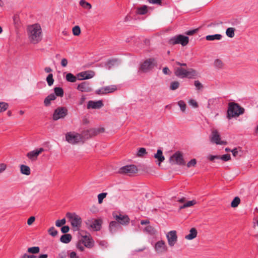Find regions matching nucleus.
I'll list each match as a JSON object with an SVG mask.
<instances>
[{
    "label": "nucleus",
    "instance_id": "6e6552de",
    "mask_svg": "<svg viewBox=\"0 0 258 258\" xmlns=\"http://www.w3.org/2000/svg\"><path fill=\"white\" fill-rule=\"evenodd\" d=\"M138 170L137 167L135 165H126L120 168L118 172L120 174L132 176L137 173Z\"/></svg>",
    "mask_w": 258,
    "mask_h": 258
},
{
    "label": "nucleus",
    "instance_id": "774afa93",
    "mask_svg": "<svg viewBox=\"0 0 258 258\" xmlns=\"http://www.w3.org/2000/svg\"><path fill=\"white\" fill-rule=\"evenodd\" d=\"M231 151L232 153V155L234 157H236L238 155V150L237 148H235V149H233L232 150H231Z\"/></svg>",
    "mask_w": 258,
    "mask_h": 258
},
{
    "label": "nucleus",
    "instance_id": "2eb2a0df",
    "mask_svg": "<svg viewBox=\"0 0 258 258\" xmlns=\"http://www.w3.org/2000/svg\"><path fill=\"white\" fill-rule=\"evenodd\" d=\"M102 221L101 220L96 219L94 220H88L86 222V224L88 228L98 231L101 228Z\"/></svg>",
    "mask_w": 258,
    "mask_h": 258
},
{
    "label": "nucleus",
    "instance_id": "393cba45",
    "mask_svg": "<svg viewBox=\"0 0 258 258\" xmlns=\"http://www.w3.org/2000/svg\"><path fill=\"white\" fill-rule=\"evenodd\" d=\"M186 70L182 68L181 67L177 68L175 70V74L176 76H178L181 78H184Z\"/></svg>",
    "mask_w": 258,
    "mask_h": 258
},
{
    "label": "nucleus",
    "instance_id": "72a5a7b5",
    "mask_svg": "<svg viewBox=\"0 0 258 258\" xmlns=\"http://www.w3.org/2000/svg\"><path fill=\"white\" fill-rule=\"evenodd\" d=\"M234 28L230 27L227 29L226 31V34L230 38H233L234 36Z\"/></svg>",
    "mask_w": 258,
    "mask_h": 258
},
{
    "label": "nucleus",
    "instance_id": "5fc2aeb1",
    "mask_svg": "<svg viewBox=\"0 0 258 258\" xmlns=\"http://www.w3.org/2000/svg\"><path fill=\"white\" fill-rule=\"evenodd\" d=\"M220 156L218 155H209L208 159L210 161H214L215 159H220Z\"/></svg>",
    "mask_w": 258,
    "mask_h": 258
},
{
    "label": "nucleus",
    "instance_id": "b1692460",
    "mask_svg": "<svg viewBox=\"0 0 258 258\" xmlns=\"http://www.w3.org/2000/svg\"><path fill=\"white\" fill-rule=\"evenodd\" d=\"M197 230L195 228H192L189 230V233L185 236V238L187 240H192L197 236Z\"/></svg>",
    "mask_w": 258,
    "mask_h": 258
},
{
    "label": "nucleus",
    "instance_id": "69168bd1",
    "mask_svg": "<svg viewBox=\"0 0 258 258\" xmlns=\"http://www.w3.org/2000/svg\"><path fill=\"white\" fill-rule=\"evenodd\" d=\"M150 3L157 4L160 5L162 3V0H148Z\"/></svg>",
    "mask_w": 258,
    "mask_h": 258
},
{
    "label": "nucleus",
    "instance_id": "f704fd0d",
    "mask_svg": "<svg viewBox=\"0 0 258 258\" xmlns=\"http://www.w3.org/2000/svg\"><path fill=\"white\" fill-rule=\"evenodd\" d=\"M119 226V225L117 221H112L110 223L109 228L111 232L114 231Z\"/></svg>",
    "mask_w": 258,
    "mask_h": 258
},
{
    "label": "nucleus",
    "instance_id": "09e8293b",
    "mask_svg": "<svg viewBox=\"0 0 258 258\" xmlns=\"http://www.w3.org/2000/svg\"><path fill=\"white\" fill-rule=\"evenodd\" d=\"M198 30H199V29H193V30H188L185 32V34H186L187 35L191 36V35H192L196 33L198 31Z\"/></svg>",
    "mask_w": 258,
    "mask_h": 258
},
{
    "label": "nucleus",
    "instance_id": "49530a36",
    "mask_svg": "<svg viewBox=\"0 0 258 258\" xmlns=\"http://www.w3.org/2000/svg\"><path fill=\"white\" fill-rule=\"evenodd\" d=\"M66 222V219L64 218L59 220H58L55 222V225L57 227H60L62 225H64Z\"/></svg>",
    "mask_w": 258,
    "mask_h": 258
},
{
    "label": "nucleus",
    "instance_id": "aec40b11",
    "mask_svg": "<svg viewBox=\"0 0 258 258\" xmlns=\"http://www.w3.org/2000/svg\"><path fill=\"white\" fill-rule=\"evenodd\" d=\"M119 60L118 58H112L108 59L104 64L106 69H111L112 67L118 65Z\"/></svg>",
    "mask_w": 258,
    "mask_h": 258
},
{
    "label": "nucleus",
    "instance_id": "c85d7f7f",
    "mask_svg": "<svg viewBox=\"0 0 258 258\" xmlns=\"http://www.w3.org/2000/svg\"><path fill=\"white\" fill-rule=\"evenodd\" d=\"M222 37V36L221 34H214V35H207L206 37V39L208 41H213L215 40H221Z\"/></svg>",
    "mask_w": 258,
    "mask_h": 258
},
{
    "label": "nucleus",
    "instance_id": "39448f33",
    "mask_svg": "<svg viewBox=\"0 0 258 258\" xmlns=\"http://www.w3.org/2000/svg\"><path fill=\"white\" fill-rule=\"evenodd\" d=\"M243 111L244 109L240 107L237 104L230 103L229 104V108L227 111L228 117L231 118V117L238 116L242 114Z\"/></svg>",
    "mask_w": 258,
    "mask_h": 258
},
{
    "label": "nucleus",
    "instance_id": "473e14b6",
    "mask_svg": "<svg viewBox=\"0 0 258 258\" xmlns=\"http://www.w3.org/2000/svg\"><path fill=\"white\" fill-rule=\"evenodd\" d=\"M40 248L38 246H33L28 248L27 251L32 254H37L39 252Z\"/></svg>",
    "mask_w": 258,
    "mask_h": 258
},
{
    "label": "nucleus",
    "instance_id": "338daca9",
    "mask_svg": "<svg viewBox=\"0 0 258 258\" xmlns=\"http://www.w3.org/2000/svg\"><path fill=\"white\" fill-rule=\"evenodd\" d=\"M77 248L81 251H82L84 250L85 247L81 243H78Z\"/></svg>",
    "mask_w": 258,
    "mask_h": 258
},
{
    "label": "nucleus",
    "instance_id": "c03bdc74",
    "mask_svg": "<svg viewBox=\"0 0 258 258\" xmlns=\"http://www.w3.org/2000/svg\"><path fill=\"white\" fill-rule=\"evenodd\" d=\"M106 196L107 193L105 192L101 193L98 195L99 204H101L102 203L103 199L106 198Z\"/></svg>",
    "mask_w": 258,
    "mask_h": 258
},
{
    "label": "nucleus",
    "instance_id": "c756f323",
    "mask_svg": "<svg viewBox=\"0 0 258 258\" xmlns=\"http://www.w3.org/2000/svg\"><path fill=\"white\" fill-rule=\"evenodd\" d=\"M148 12V7L144 5L141 7L138 8L136 11V14L145 15Z\"/></svg>",
    "mask_w": 258,
    "mask_h": 258
},
{
    "label": "nucleus",
    "instance_id": "4be33fe9",
    "mask_svg": "<svg viewBox=\"0 0 258 258\" xmlns=\"http://www.w3.org/2000/svg\"><path fill=\"white\" fill-rule=\"evenodd\" d=\"M154 157L157 160L156 163L159 166H160L161 163L165 160V157L163 155L162 151L161 150H158L156 154L154 155Z\"/></svg>",
    "mask_w": 258,
    "mask_h": 258
},
{
    "label": "nucleus",
    "instance_id": "680f3d73",
    "mask_svg": "<svg viewBox=\"0 0 258 258\" xmlns=\"http://www.w3.org/2000/svg\"><path fill=\"white\" fill-rule=\"evenodd\" d=\"M20 258H36V256L34 255H28L27 253H24Z\"/></svg>",
    "mask_w": 258,
    "mask_h": 258
},
{
    "label": "nucleus",
    "instance_id": "13d9d810",
    "mask_svg": "<svg viewBox=\"0 0 258 258\" xmlns=\"http://www.w3.org/2000/svg\"><path fill=\"white\" fill-rule=\"evenodd\" d=\"M163 72L165 75H170L171 74V72L170 71L168 67H164L163 69Z\"/></svg>",
    "mask_w": 258,
    "mask_h": 258
},
{
    "label": "nucleus",
    "instance_id": "c9c22d12",
    "mask_svg": "<svg viewBox=\"0 0 258 258\" xmlns=\"http://www.w3.org/2000/svg\"><path fill=\"white\" fill-rule=\"evenodd\" d=\"M194 86L196 87V89L199 91H203L205 87V85L201 82H194Z\"/></svg>",
    "mask_w": 258,
    "mask_h": 258
},
{
    "label": "nucleus",
    "instance_id": "9b49d317",
    "mask_svg": "<svg viewBox=\"0 0 258 258\" xmlns=\"http://www.w3.org/2000/svg\"><path fill=\"white\" fill-rule=\"evenodd\" d=\"M68 113V109L64 107L57 108L53 114V119L57 120L60 118H64Z\"/></svg>",
    "mask_w": 258,
    "mask_h": 258
},
{
    "label": "nucleus",
    "instance_id": "0e129e2a",
    "mask_svg": "<svg viewBox=\"0 0 258 258\" xmlns=\"http://www.w3.org/2000/svg\"><path fill=\"white\" fill-rule=\"evenodd\" d=\"M67 254L65 252L62 251L58 254L57 258H66Z\"/></svg>",
    "mask_w": 258,
    "mask_h": 258
},
{
    "label": "nucleus",
    "instance_id": "f3484780",
    "mask_svg": "<svg viewBox=\"0 0 258 258\" xmlns=\"http://www.w3.org/2000/svg\"><path fill=\"white\" fill-rule=\"evenodd\" d=\"M44 151V149L42 148H39L28 153L26 155L27 157L31 160H36L38 155Z\"/></svg>",
    "mask_w": 258,
    "mask_h": 258
},
{
    "label": "nucleus",
    "instance_id": "0eeeda50",
    "mask_svg": "<svg viewBox=\"0 0 258 258\" xmlns=\"http://www.w3.org/2000/svg\"><path fill=\"white\" fill-rule=\"evenodd\" d=\"M66 139L69 143L76 144L81 142L82 135L75 132H69L66 134Z\"/></svg>",
    "mask_w": 258,
    "mask_h": 258
},
{
    "label": "nucleus",
    "instance_id": "8fccbe9b",
    "mask_svg": "<svg viewBox=\"0 0 258 258\" xmlns=\"http://www.w3.org/2000/svg\"><path fill=\"white\" fill-rule=\"evenodd\" d=\"M223 62L219 59H216L214 61V65L218 68H221L222 67Z\"/></svg>",
    "mask_w": 258,
    "mask_h": 258
},
{
    "label": "nucleus",
    "instance_id": "7c9ffc66",
    "mask_svg": "<svg viewBox=\"0 0 258 258\" xmlns=\"http://www.w3.org/2000/svg\"><path fill=\"white\" fill-rule=\"evenodd\" d=\"M72 239V236L70 234H65L60 237V241L64 243H69Z\"/></svg>",
    "mask_w": 258,
    "mask_h": 258
},
{
    "label": "nucleus",
    "instance_id": "7ed1b4c3",
    "mask_svg": "<svg viewBox=\"0 0 258 258\" xmlns=\"http://www.w3.org/2000/svg\"><path fill=\"white\" fill-rule=\"evenodd\" d=\"M157 63L155 58H148L140 64L138 73L139 74L148 73L152 71L155 67H157Z\"/></svg>",
    "mask_w": 258,
    "mask_h": 258
},
{
    "label": "nucleus",
    "instance_id": "ddd939ff",
    "mask_svg": "<svg viewBox=\"0 0 258 258\" xmlns=\"http://www.w3.org/2000/svg\"><path fill=\"white\" fill-rule=\"evenodd\" d=\"M169 162L171 164H185V162L183 160L182 154L178 152H176L174 154L171 156L169 159Z\"/></svg>",
    "mask_w": 258,
    "mask_h": 258
},
{
    "label": "nucleus",
    "instance_id": "6ab92c4d",
    "mask_svg": "<svg viewBox=\"0 0 258 258\" xmlns=\"http://www.w3.org/2000/svg\"><path fill=\"white\" fill-rule=\"evenodd\" d=\"M198 77V73L193 69H188L186 70L184 78L190 79H195Z\"/></svg>",
    "mask_w": 258,
    "mask_h": 258
},
{
    "label": "nucleus",
    "instance_id": "2f4dec72",
    "mask_svg": "<svg viewBox=\"0 0 258 258\" xmlns=\"http://www.w3.org/2000/svg\"><path fill=\"white\" fill-rule=\"evenodd\" d=\"M80 5L83 8L89 10L92 8L91 5L87 2L85 0H81L80 1Z\"/></svg>",
    "mask_w": 258,
    "mask_h": 258
},
{
    "label": "nucleus",
    "instance_id": "a211bd4d",
    "mask_svg": "<svg viewBox=\"0 0 258 258\" xmlns=\"http://www.w3.org/2000/svg\"><path fill=\"white\" fill-rule=\"evenodd\" d=\"M103 106L102 101L99 100L97 101H89L87 104L88 109H99Z\"/></svg>",
    "mask_w": 258,
    "mask_h": 258
},
{
    "label": "nucleus",
    "instance_id": "de8ad7c7",
    "mask_svg": "<svg viewBox=\"0 0 258 258\" xmlns=\"http://www.w3.org/2000/svg\"><path fill=\"white\" fill-rule=\"evenodd\" d=\"M196 204V201L195 200L185 202V203H184L186 208L191 207L195 205Z\"/></svg>",
    "mask_w": 258,
    "mask_h": 258
},
{
    "label": "nucleus",
    "instance_id": "79ce46f5",
    "mask_svg": "<svg viewBox=\"0 0 258 258\" xmlns=\"http://www.w3.org/2000/svg\"><path fill=\"white\" fill-rule=\"evenodd\" d=\"M48 232L50 235H51L53 237L56 236L58 234V232L55 229L54 227H50L48 229Z\"/></svg>",
    "mask_w": 258,
    "mask_h": 258
},
{
    "label": "nucleus",
    "instance_id": "6e6d98bb",
    "mask_svg": "<svg viewBox=\"0 0 258 258\" xmlns=\"http://www.w3.org/2000/svg\"><path fill=\"white\" fill-rule=\"evenodd\" d=\"M14 23L15 25H18L19 22V16L17 15H15L13 17Z\"/></svg>",
    "mask_w": 258,
    "mask_h": 258
},
{
    "label": "nucleus",
    "instance_id": "a18cd8bd",
    "mask_svg": "<svg viewBox=\"0 0 258 258\" xmlns=\"http://www.w3.org/2000/svg\"><path fill=\"white\" fill-rule=\"evenodd\" d=\"M179 86L178 82H172L170 85V89L171 90H175Z\"/></svg>",
    "mask_w": 258,
    "mask_h": 258
},
{
    "label": "nucleus",
    "instance_id": "4c0bfd02",
    "mask_svg": "<svg viewBox=\"0 0 258 258\" xmlns=\"http://www.w3.org/2000/svg\"><path fill=\"white\" fill-rule=\"evenodd\" d=\"M8 107V103L5 102H0V113L5 111Z\"/></svg>",
    "mask_w": 258,
    "mask_h": 258
},
{
    "label": "nucleus",
    "instance_id": "4d7b16f0",
    "mask_svg": "<svg viewBox=\"0 0 258 258\" xmlns=\"http://www.w3.org/2000/svg\"><path fill=\"white\" fill-rule=\"evenodd\" d=\"M35 218L34 216L30 217L27 220V224L28 225H31L35 221Z\"/></svg>",
    "mask_w": 258,
    "mask_h": 258
},
{
    "label": "nucleus",
    "instance_id": "a878e982",
    "mask_svg": "<svg viewBox=\"0 0 258 258\" xmlns=\"http://www.w3.org/2000/svg\"><path fill=\"white\" fill-rule=\"evenodd\" d=\"M144 232L150 235H154L157 233L156 229L151 225H147L143 229Z\"/></svg>",
    "mask_w": 258,
    "mask_h": 258
},
{
    "label": "nucleus",
    "instance_id": "e433bc0d",
    "mask_svg": "<svg viewBox=\"0 0 258 258\" xmlns=\"http://www.w3.org/2000/svg\"><path fill=\"white\" fill-rule=\"evenodd\" d=\"M240 203V198L238 197H235L231 203V206L233 208H236L238 206Z\"/></svg>",
    "mask_w": 258,
    "mask_h": 258
},
{
    "label": "nucleus",
    "instance_id": "9d476101",
    "mask_svg": "<svg viewBox=\"0 0 258 258\" xmlns=\"http://www.w3.org/2000/svg\"><path fill=\"white\" fill-rule=\"evenodd\" d=\"M104 128L103 127L98 128H90L84 130L82 133V136L86 139H88L93 136H95L100 133H103Z\"/></svg>",
    "mask_w": 258,
    "mask_h": 258
},
{
    "label": "nucleus",
    "instance_id": "58836bf2",
    "mask_svg": "<svg viewBox=\"0 0 258 258\" xmlns=\"http://www.w3.org/2000/svg\"><path fill=\"white\" fill-rule=\"evenodd\" d=\"M54 92H55V95L62 97L63 95V89L61 88L60 87H55L54 88Z\"/></svg>",
    "mask_w": 258,
    "mask_h": 258
},
{
    "label": "nucleus",
    "instance_id": "412c9836",
    "mask_svg": "<svg viewBox=\"0 0 258 258\" xmlns=\"http://www.w3.org/2000/svg\"><path fill=\"white\" fill-rule=\"evenodd\" d=\"M116 220L118 223L122 225H127L130 222V218L127 216L121 214L116 216Z\"/></svg>",
    "mask_w": 258,
    "mask_h": 258
},
{
    "label": "nucleus",
    "instance_id": "cd10ccee",
    "mask_svg": "<svg viewBox=\"0 0 258 258\" xmlns=\"http://www.w3.org/2000/svg\"><path fill=\"white\" fill-rule=\"evenodd\" d=\"M20 172L22 174L26 175H29L31 173L30 167L24 165H21Z\"/></svg>",
    "mask_w": 258,
    "mask_h": 258
},
{
    "label": "nucleus",
    "instance_id": "ea45409f",
    "mask_svg": "<svg viewBox=\"0 0 258 258\" xmlns=\"http://www.w3.org/2000/svg\"><path fill=\"white\" fill-rule=\"evenodd\" d=\"M177 104L179 106L181 111L184 112L185 111L186 107V105L185 103L183 100H180L178 102Z\"/></svg>",
    "mask_w": 258,
    "mask_h": 258
},
{
    "label": "nucleus",
    "instance_id": "864d4df0",
    "mask_svg": "<svg viewBox=\"0 0 258 258\" xmlns=\"http://www.w3.org/2000/svg\"><path fill=\"white\" fill-rule=\"evenodd\" d=\"M230 155L229 154H225L220 156V159L224 161H227L230 159Z\"/></svg>",
    "mask_w": 258,
    "mask_h": 258
},
{
    "label": "nucleus",
    "instance_id": "3c124183",
    "mask_svg": "<svg viewBox=\"0 0 258 258\" xmlns=\"http://www.w3.org/2000/svg\"><path fill=\"white\" fill-rule=\"evenodd\" d=\"M188 103H189V105H191L194 108H197L198 107V103L194 99H190L188 101Z\"/></svg>",
    "mask_w": 258,
    "mask_h": 258
},
{
    "label": "nucleus",
    "instance_id": "f257e3e1",
    "mask_svg": "<svg viewBox=\"0 0 258 258\" xmlns=\"http://www.w3.org/2000/svg\"><path fill=\"white\" fill-rule=\"evenodd\" d=\"M27 31L31 43L37 44L42 40V30L39 24H35L29 26Z\"/></svg>",
    "mask_w": 258,
    "mask_h": 258
},
{
    "label": "nucleus",
    "instance_id": "5701e85b",
    "mask_svg": "<svg viewBox=\"0 0 258 258\" xmlns=\"http://www.w3.org/2000/svg\"><path fill=\"white\" fill-rule=\"evenodd\" d=\"M78 89L82 92H89L91 88L86 82H83L78 86Z\"/></svg>",
    "mask_w": 258,
    "mask_h": 258
},
{
    "label": "nucleus",
    "instance_id": "dca6fc26",
    "mask_svg": "<svg viewBox=\"0 0 258 258\" xmlns=\"http://www.w3.org/2000/svg\"><path fill=\"white\" fill-rule=\"evenodd\" d=\"M168 243L169 246H173L177 241V236L175 230L169 231L166 234Z\"/></svg>",
    "mask_w": 258,
    "mask_h": 258
},
{
    "label": "nucleus",
    "instance_id": "bb28decb",
    "mask_svg": "<svg viewBox=\"0 0 258 258\" xmlns=\"http://www.w3.org/2000/svg\"><path fill=\"white\" fill-rule=\"evenodd\" d=\"M56 96L54 94H51L45 98L44 101V104L45 106H48L50 104L51 101L54 100Z\"/></svg>",
    "mask_w": 258,
    "mask_h": 258
},
{
    "label": "nucleus",
    "instance_id": "20e7f679",
    "mask_svg": "<svg viewBox=\"0 0 258 258\" xmlns=\"http://www.w3.org/2000/svg\"><path fill=\"white\" fill-rule=\"evenodd\" d=\"M189 42V38L188 36L181 34L177 35L170 38L168 41L169 45H174L180 44L182 46H186Z\"/></svg>",
    "mask_w": 258,
    "mask_h": 258
},
{
    "label": "nucleus",
    "instance_id": "052dcab7",
    "mask_svg": "<svg viewBox=\"0 0 258 258\" xmlns=\"http://www.w3.org/2000/svg\"><path fill=\"white\" fill-rule=\"evenodd\" d=\"M7 168V165L4 163L0 164V173L4 171Z\"/></svg>",
    "mask_w": 258,
    "mask_h": 258
},
{
    "label": "nucleus",
    "instance_id": "f03ea898",
    "mask_svg": "<svg viewBox=\"0 0 258 258\" xmlns=\"http://www.w3.org/2000/svg\"><path fill=\"white\" fill-rule=\"evenodd\" d=\"M95 76V72L92 71H86L80 72L74 76L71 73L66 75V81H83L92 78Z\"/></svg>",
    "mask_w": 258,
    "mask_h": 258
},
{
    "label": "nucleus",
    "instance_id": "1a4fd4ad",
    "mask_svg": "<svg viewBox=\"0 0 258 258\" xmlns=\"http://www.w3.org/2000/svg\"><path fill=\"white\" fill-rule=\"evenodd\" d=\"M210 141L217 145H226V141H222L220 134L216 129H213L210 136Z\"/></svg>",
    "mask_w": 258,
    "mask_h": 258
},
{
    "label": "nucleus",
    "instance_id": "e2e57ef3",
    "mask_svg": "<svg viewBox=\"0 0 258 258\" xmlns=\"http://www.w3.org/2000/svg\"><path fill=\"white\" fill-rule=\"evenodd\" d=\"M68 64V60L66 58H62L61 61V65L63 67H66Z\"/></svg>",
    "mask_w": 258,
    "mask_h": 258
},
{
    "label": "nucleus",
    "instance_id": "f8f14e48",
    "mask_svg": "<svg viewBox=\"0 0 258 258\" xmlns=\"http://www.w3.org/2000/svg\"><path fill=\"white\" fill-rule=\"evenodd\" d=\"M119 86L110 85L101 88L96 90V93L100 95L110 93L119 89Z\"/></svg>",
    "mask_w": 258,
    "mask_h": 258
},
{
    "label": "nucleus",
    "instance_id": "a19ab883",
    "mask_svg": "<svg viewBox=\"0 0 258 258\" xmlns=\"http://www.w3.org/2000/svg\"><path fill=\"white\" fill-rule=\"evenodd\" d=\"M73 34L75 36H79L81 33V29L79 26H75L73 27Z\"/></svg>",
    "mask_w": 258,
    "mask_h": 258
},
{
    "label": "nucleus",
    "instance_id": "bf43d9fd",
    "mask_svg": "<svg viewBox=\"0 0 258 258\" xmlns=\"http://www.w3.org/2000/svg\"><path fill=\"white\" fill-rule=\"evenodd\" d=\"M69 230L70 228L68 226H64L61 228V231L63 233H67Z\"/></svg>",
    "mask_w": 258,
    "mask_h": 258
},
{
    "label": "nucleus",
    "instance_id": "4468645a",
    "mask_svg": "<svg viewBox=\"0 0 258 258\" xmlns=\"http://www.w3.org/2000/svg\"><path fill=\"white\" fill-rule=\"evenodd\" d=\"M155 250L158 254H162L168 250L167 246L163 240H160L157 242L154 246Z\"/></svg>",
    "mask_w": 258,
    "mask_h": 258
},
{
    "label": "nucleus",
    "instance_id": "37998d69",
    "mask_svg": "<svg viewBox=\"0 0 258 258\" xmlns=\"http://www.w3.org/2000/svg\"><path fill=\"white\" fill-rule=\"evenodd\" d=\"M147 154V152L146 150V149L144 148H141L139 149L138 153L137 156L138 157H143L145 155Z\"/></svg>",
    "mask_w": 258,
    "mask_h": 258
},
{
    "label": "nucleus",
    "instance_id": "423d86ee",
    "mask_svg": "<svg viewBox=\"0 0 258 258\" xmlns=\"http://www.w3.org/2000/svg\"><path fill=\"white\" fill-rule=\"evenodd\" d=\"M66 217L71 222L72 226L78 230L82 223L81 217L75 213H67Z\"/></svg>",
    "mask_w": 258,
    "mask_h": 258
},
{
    "label": "nucleus",
    "instance_id": "603ef678",
    "mask_svg": "<svg viewBox=\"0 0 258 258\" xmlns=\"http://www.w3.org/2000/svg\"><path fill=\"white\" fill-rule=\"evenodd\" d=\"M197 163V161L195 159H191L189 162H188L187 164V166L188 167H193L196 165Z\"/></svg>",
    "mask_w": 258,
    "mask_h": 258
}]
</instances>
